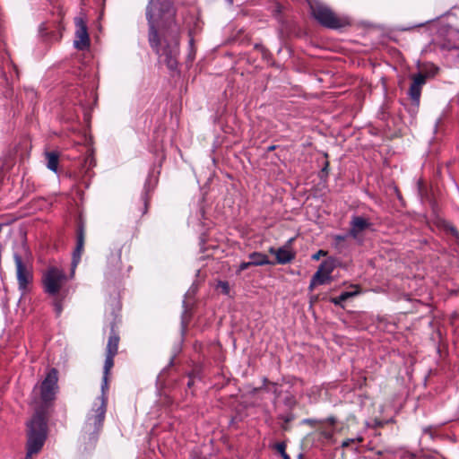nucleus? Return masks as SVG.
I'll return each mask as SVG.
<instances>
[{"instance_id": "4be33fe9", "label": "nucleus", "mask_w": 459, "mask_h": 459, "mask_svg": "<svg viewBox=\"0 0 459 459\" xmlns=\"http://www.w3.org/2000/svg\"><path fill=\"white\" fill-rule=\"evenodd\" d=\"M217 289L220 290L225 295H229L230 291L228 281H220L217 284Z\"/></svg>"}, {"instance_id": "1a4fd4ad", "label": "nucleus", "mask_w": 459, "mask_h": 459, "mask_svg": "<svg viewBox=\"0 0 459 459\" xmlns=\"http://www.w3.org/2000/svg\"><path fill=\"white\" fill-rule=\"evenodd\" d=\"M74 46L78 50H84L90 47L87 25L81 17L75 19V39Z\"/></svg>"}, {"instance_id": "7ed1b4c3", "label": "nucleus", "mask_w": 459, "mask_h": 459, "mask_svg": "<svg viewBox=\"0 0 459 459\" xmlns=\"http://www.w3.org/2000/svg\"><path fill=\"white\" fill-rule=\"evenodd\" d=\"M27 454L25 459L39 453L47 437V421L43 412L37 411L28 422Z\"/></svg>"}, {"instance_id": "39448f33", "label": "nucleus", "mask_w": 459, "mask_h": 459, "mask_svg": "<svg viewBox=\"0 0 459 459\" xmlns=\"http://www.w3.org/2000/svg\"><path fill=\"white\" fill-rule=\"evenodd\" d=\"M309 5L312 15L323 26L331 29H337L342 26L341 21L325 4L318 1H311L309 2Z\"/></svg>"}, {"instance_id": "f704fd0d", "label": "nucleus", "mask_w": 459, "mask_h": 459, "mask_svg": "<svg viewBox=\"0 0 459 459\" xmlns=\"http://www.w3.org/2000/svg\"><path fill=\"white\" fill-rule=\"evenodd\" d=\"M327 167H328V162H326V163H325V168L323 169V171H326Z\"/></svg>"}, {"instance_id": "ddd939ff", "label": "nucleus", "mask_w": 459, "mask_h": 459, "mask_svg": "<svg viewBox=\"0 0 459 459\" xmlns=\"http://www.w3.org/2000/svg\"><path fill=\"white\" fill-rule=\"evenodd\" d=\"M426 83V75L421 73L417 74L412 78V82L409 89V96L414 104L419 105L421 88Z\"/></svg>"}, {"instance_id": "e433bc0d", "label": "nucleus", "mask_w": 459, "mask_h": 459, "mask_svg": "<svg viewBox=\"0 0 459 459\" xmlns=\"http://www.w3.org/2000/svg\"><path fill=\"white\" fill-rule=\"evenodd\" d=\"M273 149H274V146L269 147V150H273Z\"/></svg>"}, {"instance_id": "cd10ccee", "label": "nucleus", "mask_w": 459, "mask_h": 459, "mask_svg": "<svg viewBox=\"0 0 459 459\" xmlns=\"http://www.w3.org/2000/svg\"><path fill=\"white\" fill-rule=\"evenodd\" d=\"M253 265V264H250V261L249 262H243L239 264L238 266V272H242L246 269H247L249 266Z\"/></svg>"}, {"instance_id": "a211bd4d", "label": "nucleus", "mask_w": 459, "mask_h": 459, "mask_svg": "<svg viewBox=\"0 0 459 459\" xmlns=\"http://www.w3.org/2000/svg\"><path fill=\"white\" fill-rule=\"evenodd\" d=\"M118 342H119V336L114 332V330L112 328L110 335L108 337L106 353L111 354V355H116L117 353V350H118Z\"/></svg>"}, {"instance_id": "2f4dec72", "label": "nucleus", "mask_w": 459, "mask_h": 459, "mask_svg": "<svg viewBox=\"0 0 459 459\" xmlns=\"http://www.w3.org/2000/svg\"><path fill=\"white\" fill-rule=\"evenodd\" d=\"M450 231H451L452 235H453L455 238H459V233H458V231H457L455 228L451 227V228H450Z\"/></svg>"}, {"instance_id": "72a5a7b5", "label": "nucleus", "mask_w": 459, "mask_h": 459, "mask_svg": "<svg viewBox=\"0 0 459 459\" xmlns=\"http://www.w3.org/2000/svg\"><path fill=\"white\" fill-rule=\"evenodd\" d=\"M305 423H308V424H312L313 422H315L314 420H311V419H307L304 420Z\"/></svg>"}, {"instance_id": "f03ea898", "label": "nucleus", "mask_w": 459, "mask_h": 459, "mask_svg": "<svg viewBox=\"0 0 459 459\" xmlns=\"http://www.w3.org/2000/svg\"><path fill=\"white\" fill-rule=\"evenodd\" d=\"M107 410V395L99 396L87 413L82 429V438L85 444L94 446L102 429Z\"/></svg>"}, {"instance_id": "412c9836", "label": "nucleus", "mask_w": 459, "mask_h": 459, "mask_svg": "<svg viewBox=\"0 0 459 459\" xmlns=\"http://www.w3.org/2000/svg\"><path fill=\"white\" fill-rule=\"evenodd\" d=\"M277 412L279 419L282 420L285 423H289L294 419V416L290 411L284 410L281 411V410Z\"/></svg>"}, {"instance_id": "9b49d317", "label": "nucleus", "mask_w": 459, "mask_h": 459, "mask_svg": "<svg viewBox=\"0 0 459 459\" xmlns=\"http://www.w3.org/2000/svg\"><path fill=\"white\" fill-rule=\"evenodd\" d=\"M293 238L289 239L285 246L279 248L270 247L269 252L275 255L278 264H286L294 259L295 254L290 247Z\"/></svg>"}, {"instance_id": "a878e982", "label": "nucleus", "mask_w": 459, "mask_h": 459, "mask_svg": "<svg viewBox=\"0 0 459 459\" xmlns=\"http://www.w3.org/2000/svg\"><path fill=\"white\" fill-rule=\"evenodd\" d=\"M320 434L324 438L329 441L333 440V432L332 430H322Z\"/></svg>"}, {"instance_id": "2eb2a0df", "label": "nucleus", "mask_w": 459, "mask_h": 459, "mask_svg": "<svg viewBox=\"0 0 459 459\" xmlns=\"http://www.w3.org/2000/svg\"><path fill=\"white\" fill-rule=\"evenodd\" d=\"M369 226L370 223L365 218L361 216H354L351 221L349 235L354 238H357L358 236Z\"/></svg>"}, {"instance_id": "bb28decb", "label": "nucleus", "mask_w": 459, "mask_h": 459, "mask_svg": "<svg viewBox=\"0 0 459 459\" xmlns=\"http://www.w3.org/2000/svg\"><path fill=\"white\" fill-rule=\"evenodd\" d=\"M54 307H55V311H56V315L59 316L63 310L61 302L58 300H55Z\"/></svg>"}, {"instance_id": "7c9ffc66", "label": "nucleus", "mask_w": 459, "mask_h": 459, "mask_svg": "<svg viewBox=\"0 0 459 459\" xmlns=\"http://www.w3.org/2000/svg\"><path fill=\"white\" fill-rule=\"evenodd\" d=\"M325 421L330 423L331 425H334L336 419L334 417H328L325 420Z\"/></svg>"}, {"instance_id": "c9c22d12", "label": "nucleus", "mask_w": 459, "mask_h": 459, "mask_svg": "<svg viewBox=\"0 0 459 459\" xmlns=\"http://www.w3.org/2000/svg\"><path fill=\"white\" fill-rule=\"evenodd\" d=\"M226 1L229 2L230 4L233 3V0H226Z\"/></svg>"}, {"instance_id": "5701e85b", "label": "nucleus", "mask_w": 459, "mask_h": 459, "mask_svg": "<svg viewBox=\"0 0 459 459\" xmlns=\"http://www.w3.org/2000/svg\"><path fill=\"white\" fill-rule=\"evenodd\" d=\"M363 441V437L361 436H358L354 438H347L345 440L342 441V447H348L352 443H361Z\"/></svg>"}, {"instance_id": "aec40b11", "label": "nucleus", "mask_w": 459, "mask_h": 459, "mask_svg": "<svg viewBox=\"0 0 459 459\" xmlns=\"http://www.w3.org/2000/svg\"><path fill=\"white\" fill-rule=\"evenodd\" d=\"M47 168L53 172L57 171L58 154L54 152H46Z\"/></svg>"}, {"instance_id": "f257e3e1", "label": "nucleus", "mask_w": 459, "mask_h": 459, "mask_svg": "<svg viewBox=\"0 0 459 459\" xmlns=\"http://www.w3.org/2000/svg\"><path fill=\"white\" fill-rule=\"evenodd\" d=\"M175 15L169 0H150L146 8L150 47L170 71L178 69L180 54L181 26Z\"/></svg>"}, {"instance_id": "9d476101", "label": "nucleus", "mask_w": 459, "mask_h": 459, "mask_svg": "<svg viewBox=\"0 0 459 459\" xmlns=\"http://www.w3.org/2000/svg\"><path fill=\"white\" fill-rule=\"evenodd\" d=\"M334 269V264L332 260L323 261L317 271L313 275V282L324 285L331 281V274Z\"/></svg>"}, {"instance_id": "6ab92c4d", "label": "nucleus", "mask_w": 459, "mask_h": 459, "mask_svg": "<svg viewBox=\"0 0 459 459\" xmlns=\"http://www.w3.org/2000/svg\"><path fill=\"white\" fill-rule=\"evenodd\" d=\"M249 258H250V264H253V265L257 266V265H265V264H271L267 255L264 254H262V253L254 252L249 255Z\"/></svg>"}, {"instance_id": "393cba45", "label": "nucleus", "mask_w": 459, "mask_h": 459, "mask_svg": "<svg viewBox=\"0 0 459 459\" xmlns=\"http://www.w3.org/2000/svg\"><path fill=\"white\" fill-rule=\"evenodd\" d=\"M188 45H189V53H188L187 58L189 61H193L195 56V50L194 48V39L193 38H191L189 39Z\"/></svg>"}, {"instance_id": "4468645a", "label": "nucleus", "mask_w": 459, "mask_h": 459, "mask_svg": "<svg viewBox=\"0 0 459 459\" xmlns=\"http://www.w3.org/2000/svg\"><path fill=\"white\" fill-rule=\"evenodd\" d=\"M121 255L122 248L120 247L116 246L111 249L107 260L108 273L116 274L120 272L122 267Z\"/></svg>"}, {"instance_id": "b1692460", "label": "nucleus", "mask_w": 459, "mask_h": 459, "mask_svg": "<svg viewBox=\"0 0 459 459\" xmlns=\"http://www.w3.org/2000/svg\"><path fill=\"white\" fill-rule=\"evenodd\" d=\"M275 448L281 454L283 459H290V456L285 452L286 446L284 443L276 444Z\"/></svg>"}, {"instance_id": "f8f14e48", "label": "nucleus", "mask_w": 459, "mask_h": 459, "mask_svg": "<svg viewBox=\"0 0 459 459\" xmlns=\"http://www.w3.org/2000/svg\"><path fill=\"white\" fill-rule=\"evenodd\" d=\"M83 248H84V229H83L82 225H80L77 229L76 247L73 252L72 275L74 273V270L81 261Z\"/></svg>"}, {"instance_id": "20e7f679", "label": "nucleus", "mask_w": 459, "mask_h": 459, "mask_svg": "<svg viewBox=\"0 0 459 459\" xmlns=\"http://www.w3.org/2000/svg\"><path fill=\"white\" fill-rule=\"evenodd\" d=\"M13 259L16 266L18 288L23 295L27 292L28 286L33 279L30 265L31 253L25 243H22L18 249L13 252Z\"/></svg>"}, {"instance_id": "c756f323", "label": "nucleus", "mask_w": 459, "mask_h": 459, "mask_svg": "<svg viewBox=\"0 0 459 459\" xmlns=\"http://www.w3.org/2000/svg\"><path fill=\"white\" fill-rule=\"evenodd\" d=\"M347 237H348V235H335L334 239L337 242H342V241H344L347 238Z\"/></svg>"}, {"instance_id": "423d86ee", "label": "nucleus", "mask_w": 459, "mask_h": 459, "mask_svg": "<svg viewBox=\"0 0 459 459\" xmlns=\"http://www.w3.org/2000/svg\"><path fill=\"white\" fill-rule=\"evenodd\" d=\"M65 281L66 276L62 269L57 267L48 268L43 275L45 291L52 296L56 295Z\"/></svg>"}, {"instance_id": "473e14b6", "label": "nucleus", "mask_w": 459, "mask_h": 459, "mask_svg": "<svg viewBox=\"0 0 459 459\" xmlns=\"http://www.w3.org/2000/svg\"><path fill=\"white\" fill-rule=\"evenodd\" d=\"M316 285H320V284L319 283H314L313 282V278H312L311 281H310V284H309V290H312L315 288V286H316Z\"/></svg>"}, {"instance_id": "0eeeda50", "label": "nucleus", "mask_w": 459, "mask_h": 459, "mask_svg": "<svg viewBox=\"0 0 459 459\" xmlns=\"http://www.w3.org/2000/svg\"><path fill=\"white\" fill-rule=\"evenodd\" d=\"M57 381V370L55 368L50 369L40 385V397L45 403H50L55 399L58 389Z\"/></svg>"}, {"instance_id": "dca6fc26", "label": "nucleus", "mask_w": 459, "mask_h": 459, "mask_svg": "<svg viewBox=\"0 0 459 459\" xmlns=\"http://www.w3.org/2000/svg\"><path fill=\"white\" fill-rule=\"evenodd\" d=\"M116 355H111V354L106 353V359H105L104 368H103V377H102V383H101V394L102 395H107V391L108 389V373H109L111 368L114 365V357Z\"/></svg>"}, {"instance_id": "6e6552de", "label": "nucleus", "mask_w": 459, "mask_h": 459, "mask_svg": "<svg viewBox=\"0 0 459 459\" xmlns=\"http://www.w3.org/2000/svg\"><path fill=\"white\" fill-rule=\"evenodd\" d=\"M281 386L276 383H269L267 385V391L272 392L275 395L274 399V409L276 411L281 410V405L285 407L286 411H291L296 404V400L292 394L286 393L282 395Z\"/></svg>"}, {"instance_id": "c85d7f7f", "label": "nucleus", "mask_w": 459, "mask_h": 459, "mask_svg": "<svg viewBox=\"0 0 459 459\" xmlns=\"http://www.w3.org/2000/svg\"><path fill=\"white\" fill-rule=\"evenodd\" d=\"M326 253L324 250H319L312 255L313 260H318L321 256L325 255Z\"/></svg>"}, {"instance_id": "f3484780", "label": "nucleus", "mask_w": 459, "mask_h": 459, "mask_svg": "<svg viewBox=\"0 0 459 459\" xmlns=\"http://www.w3.org/2000/svg\"><path fill=\"white\" fill-rule=\"evenodd\" d=\"M354 290L351 291H343L338 297H334L331 299V302L334 305L340 306L342 302L346 301L348 299L355 297L359 294L360 290L358 285L352 286Z\"/></svg>"}]
</instances>
